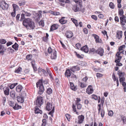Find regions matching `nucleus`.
I'll return each mask as SVG.
<instances>
[{
  "label": "nucleus",
  "mask_w": 126,
  "mask_h": 126,
  "mask_svg": "<svg viewBox=\"0 0 126 126\" xmlns=\"http://www.w3.org/2000/svg\"><path fill=\"white\" fill-rule=\"evenodd\" d=\"M22 23L24 26L27 30H33L35 27L34 23L30 18L24 19Z\"/></svg>",
  "instance_id": "f257e3e1"
},
{
  "label": "nucleus",
  "mask_w": 126,
  "mask_h": 126,
  "mask_svg": "<svg viewBox=\"0 0 126 126\" xmlns=\"http://www.w3.org/2000/svg\"><path fill=\"white\" fill-rule=\"evenodd\" d=\"M37 87H39V89L38 93L40 95L42 94L44 90V86L43 84L42 80V79L39 80L36 83Z\"/></svg>",
  "instance_id": "f03ea898"
},
{
  "label": "nucleus",
  "mask_w": 126,
  "mask_h": 126,
  "mask_svg": "<svg viewBox=\"0 0 126 126\" xmlns=\"http://www.w3.org/2000/svg\"><path fill=\"white\" fill-rule=\"evenodd\" d=\"M48 52L51 54L50 58L52 59H56L57 57V52L54 49H52L51 47H49L48 49Z\"/></svg>",
  "instance_id": "7ed1b4c3"
},
{
  "label": "nucleus",
  "mask_w": 126,
  "mask_h": 126,
  "mask_svg": "<svg viewBox=\"0 0 126 126\" xmlns=\"http://www.w3.org/2000/svg\"><path fill=\"white\" fill-rule=\"evenodd\" d=\"M43 103V99L42 97L40 96H38L36 100V105L39 107H40Z\"/></svg>",
  "instance_id": "20e7f679"
},
{
  "label": "nucleus",
  "mask_w": 126,
  "mask_h": 126,
  "mask_svg": "<svg viewBox=\"0 0 126 126\" xmlns=\"http://www.w3.org/2000/svg\"><path fill=\"white\" fill-rule=\"evenodd\" d=\"M0 7L3 10H7L8 8V5L4 0H2L0 3Z\"/></svg>",
  "instance_id": "39448f33"
},
{
  "label": "nucleus",
  "mask_w": 126,
  "mask_h": 126,
  "mask_svg": "<svg viewBox=\"0 0 126 126\" xmlns=\"http://www.w3.org/2000/svg\"><path fill=\"white\" fill-rule=\"evenodd\" d=\"M75 105H75L74 104L73 105L72 108L73 111L74 112H75L77 115H79V112L76 110V106L77 107L78 109L80 110L81 108L82 105L80 103Z\"/></svg>",
  "instance_id": "423d86ee"
},
{
  "label": "nucleus",
  "mask_w": 126,
  "mask_h": 126,
  "mask_svg": "<svg viewBox=\"0 0 126 126\" xmlns=\"http://www.w3.org/2000/svg\"><path fill=\"white\" fill-rule=\"evenodd\" d=\"M73 9L75 12H77L80 11L83 12L84 8H82L81 5H79L78 6L77 5H75L73 6Z\"/></svg>",
  "instance_id": "0eeeda50"
},
{
  "label": "nucleus",
  "mask_w": 126,
  "mask_h": 126,
  "mask_svg": "<svg viewBox=\"0 0 126 126\" xmlns=\"http://www.w3.org/2000/svg\"><path fill=\"white\" fill-rule=\"evenodd\" d=\"M84 118V116L83 115L79 116L77 119L76 120V123L79 124L82 123L83 121Z\"/></svg>",
  "instance_id": "6e6552de"
},
{
  "label": "nucleus",
  "mask_w": 126,
  "mask_h": 126,
  "mask_svg": "<svg viewBox=\"0 0 126 126\" xmlns=\"http://www.w3.org/2000/svg\"><path fill=\"white\" fill-rule=\"evenodd\" d=\"M121 52H117L116 54V57L115 58V63L119 62L120 61V60L122 58V57L120 56Z\"/></svg>",
  "instance_id": "1a4fd4ad"
},
{
  "label": "nucleus",
  "mask_w": 126,
  "mask_h": 126,
  "mask_svg": "<svg viewBox=\"0 0 126 126\" xmlns=\"http://www.w3.org/2000/svg\"><path fill=\"white\" fill-rule=\"evenodd\" d=\"M104 52L103 49L101 47H99L96 51V53L99 54L101 56L103 55Z\"/></svg>",
  "instance_id": "9d476101"
},
{
  "label": "nucleus",
  "mask_w": 126,
  "mask_h": 126,
  "mask_svg": "<svg viewBox=\"0 0 126 126\" xmlns=\"http://www.w3.org/2000/svg\"><path fill=\"white\" fill-rule=\"evenodd\" d=\"M126 17L125 16L120 17V22L121 25H125V21H126V19H125Z\"/></svg>",
  "instance_id": "9b49d317"
},
{
  "label": "nucleus",
  "mask_w": 126,
  "mask_h": 126,
  "mask_svg": "<svg viewBox=\"0 0 126 126\" xmlns=\"http://www.w3.org/2000/svg\"><path fill=\"white\" fill-rule=\"evenodd\" d=\"M93 87L91 85H89L86 89L87 93L89 94H91L93 93Z\"/></svg>",
  "instance_id": "f8f14e48"
},
{
  "label": "nucleus",
  "mask_w": 126,
  "mask_h": 126,
  "mask_svg": "<svg viewBox=\"0 0 126 126\" xmlns=\"http://www.w3.org/2000/svg\"><path fill=\"white\" fill-rule=\"evenodd\" d=\"M52 108V104L49 102H47L46 104V109L48 111L50 110Z\"/></svg>",
  "instance_id": "ddd939ff"
},
{
  "label": "nucleus",
  "mask_w": 126,
  "mask_h": 126,
  "mask_svg": "<svg viewBox=\"0 0 126 126\" xmlns=\"http://www.w3.org/2000/svg\"><path fill=\"white\" fill-rule=\"evenodd\" d=\"M4 94L6 95H8L9 94L10 89L7 87H4L3 88Z\"/></svg>",
  "instance_id": "4468645a"
},
{
  "label": "nucleus",
  "mask_w": 126,
  "mask_h": 126,
  "mask_svg": "<svg viewBox=\"0 0 126 126\" xmlns=\"http://www.w3.org/2000/svg\"><path fill=\"white\" fill-rule=\"evenodd\" d=\"M71 71V70H70V69H67L65 71V75L68 78L70 77L72 73Z\"/></svg>",
  "instance_id": "2eb2a0df"
},
{
  "label": "nucleus",
  "mask_w": 126,
  "mask_h": 126,
  "mask_svg": "<svg viewBox=\"0 0 126 126\" xmlns=\"http://www.w3.org/2000/svg\"><path fill=\"white\" fill-rule=\"evenodd\" d=\"M123 32L121 31L118 30L116 32V37L118 39H121L122 37Z\"/></svg>",
  "instance_id": "dca6fc26"
},
{
  "label": "nucleus",
  "mask_w": 126,
  "mask_h": 126,
  "mask_svg": "<svg viewBox=\"0 0 126 126\" xmlns=\"http://www.w3.org/2000/svg\"><path fill=\"white\" fill-rule=\"evenodd\" d=\"M70 69L71 71L73 72H75L76 71H79L80 70V68L77 66L72 67Z\"/></svg>",
  "instance_id": "f3484780"
},
{
  "label": "nucleus",
  "mask_w": 126,
  "mask_h": 126,
  "mask_svg": "<svg viewBox=\"0 0 126 126\" xmlns=\"http://www.w3.org/2000/svg\"><path fill=\"white\" fill-rule=\"evenodd\" d=\"M80 49L85 53H87L89 51V49L87 46L85 45L81 48Z\"/></svg>",
  "instance_id": "a211bd4d"
},
{
  "label": "nucleus",
  "mask_w": 126,
  "mask_h": 126,
  "mask_svg": "<svg viewBox=\"0 0 126 126\" xmlns=\"http://www.w3.org/2000/svg\"><path fill=\"white\" fill-rule=\"evenodd\" d=\"M16 98L18 102L22 103L24 102V98L22 96H18Z\"/></svg>",
  "instance_id": "6ab92c4d"
},
{
  "label": "nucleus",
  "mask_w": 126,
  "mask_h": 126,
  "mask_svg": "<svg viewBox=\"0 0 126 126\" xmlns=\"http://www.w3.org/2000/svg\"><path fill=\"white\" fill-rule=\"evenodd\" d=\"M66 35L67 38H71L73 36V34L72 32L70 31H68L66 32Z\"/></svg>",
  "instance_id": "aec40b11"
},
{
  "label": "nucleus",
  "mask_w": 126,
  "mask_h": 126,
  "mask_svg": "<svg viewBox=\"0 0 126 126\" xmlns=\"http://www.w3.org/2000/svg\"><path fill=\"white\" fill-rule=\"evenodd\" d=\"M38 107V106H35V113L38 114L40 113V114H42V112L41 110Z\"/></svg>",
  "instance_id": "412c9836"
},
{
  "label": "nucleus",
  "mask_w": 126,
  "mask_h": 126,
  "mask_svg": "<svg viewBox=\"0 0 126 126\" xmlns=\"http://www.w3.org/2000/svg\"><path fill=\"white\" fill-rule=\"evenodd\" d=\"M65 18L64 17H62L59 20L60 22L62 24H64L66 23L67 21L65 20L64 19Z\"/></svg>",
  "instance_id": "4be33fe9"
},
{
  "label": "nucleus",
  "mask_w": 126,
  "mask_h": 126,
  "mask_svg": "<svg viewBox=\"0 0 126 126\" xmlns=\"http://www.w3.org/2000/svg\"><path fill=\"white\" fill-rule=\"evenodd\" d=\"M59 25L57 24H53L52 25L50 28L51 31H53L57 29L58 28Z\"/></svg>",
  "instance_id": "5701e85b"
},
{
  "label": "nucleus",
  "mask_w": 126,
  "mask_h": 126,
  "mask_svg": "<svg viewBox=\"0 0 126 126\" xmlns=\"http://www.w3.org/2000/svg\"><path fill=\"white\" fill-rule=\"evenodd\" d=\"M69 83L71 89L72 90L76 91L77 89V87L74 85V84L73 83L70 82Z\"/></svg>",
  "instance_id": "b1692460"
},
{
  "label": "nucleus",
  "mask_w": 126,
  "mask_h": 126,
  "mask_svg": "<svg viewBox=\"0 0 126 126\" xmlns=\"http://www.w3.org/2000/svg\"><path fill=\"white\" fill-rule=\"evenodd\" d=\"M22 89V87L21 85H18L16 87V90L17 92H20Z\"/></svg>",
  "instance_id": "393cba45"
},
{
  "label": "nucleus",
  "mask_w": 126,
  "mask_h": 126,
  "mask_svg": "<svg viewBox=\"0 0 126 126\" xmlns=\"http://www.w3.org/2000/svg\"><path fill=\"white\" fill-rule=\"evenodd\" d=\"M22 70V68L20 67H19L18 68H16L15 71V72L16 73H20Z\"/></svg>",
  "instance_id": "a878e982"
},
{
  "label": "nucleus",
  "mask_w": 126,
  "mask_h": 126,
  "mask_svg": "<svg viewBox=\"0 0 126 126\" xmlns=\"http://www.w3.org/2000/svg\"><path fill=\"white\" fill-rule=\"evenodd\" d=\"M93 35L95 40V41L96 43L100 42L99 37L96 34H93Z\"/></svg>",
  "instance_id": "bb28decb"
},
{
  "label": "nucleus",
  "mask_w": 126,
  "mask_h": 126,
  "mask_svg": "<svg viewBox=\"0 0 126 126\" xmlns=\"http://www.w3.org/2000/svg\"><path fill=\"white\" fill-rule=\"evenodd\" d=\"M12 47L15 50H16L18 49V45L16 43H15L14 45L12 46Z\"/></svg>",
  "instance_id": "cd10ccee"
},
{
  "label": "nucleus",
  "mask_w": 126,
  "mask_h": 126,
  "mask_svg": "<svg viewBox=\"0 0 126 126\" xmlns=\"http://www.w3.org/2000/svg\"><path fill=\"white\" fill-rule=\"evenodd\" d=\"M21 108V106L19 105L16 103L15 104V106L13 107V109L16 110H18Z\"/></svg>",
  "instance_id": "c85d7f7f"
},
{
  "label": "nucleus",
  "mask_w": 126,
  "mask_h": 126,
  "mask_svg": "<svg viewBox=\"0 0 126 126\" xmlns=\"http://www.w3.org/2000/svg\"><path fill=\"white\" fill-rule=\"evenodd\" d=\"M71 19L73 22L75 24L76 27L78 26L79 24L77 20L73 18H71Z\"/></svg>",
  "instance_id": "c756f323"
},
{
  "label": "nucleus",
  "mask_w": 126,
  "mask_h": 126,
  "mask_svg": "<svg viewBox=\"0 0 126 126\" xmlns=\"http://www.w3.org/2000/svg\"><path fill=\"white\" fill-rule=\"evenodd\" d=\"M124 13V12L123 9H119L118 10V14L121 16H124L123 15Z\"/></svg>",
  "instance_id": "7c9ffc66"
},
{
  "label": "nucleus",
  "mask_w": 126,
  "mask_h": 126,
  "mask_svg": "<svg viewBox=\"0 0 126 126\" xmlns=\"http://www.w3.org/2000/svg\"><path fill=\"white\" fill-rule=\"evenodd\" d=\"M4 48L3 45H0V53L3 55L4 52Z\"/></svg>",
  "instance_id": "2f4dec72"
},
{
  "label": "nucleus",
  "mask_w": 126,
  "mask_h": 126,
  "mask_svg": "<svg viewBox=\"0 0 126 126\" xmlns=\"http://www.w3.org/2000/svg\"><path fill=\"white\" fill-rule=\"evenodd\" d=\"M14 11L15 12L16 10L18 9V6L16 4H13L12 5Z\"/></svg>",
  "instance_id": "473e14b6"
},
{
  "label": "nucleus",
  "mask_w": 126,
  "mask_h": 126,
  "mask_svg": "<svg viewBox=\"0 0 126 126\" xmlns=\"http://www.w3.org/2000/svg\"><path fill=\"white\" fill-rule=\"evenodd\" d=\"M10 95L14 99L15 98V93L14 91H12L10 92Z\"/></svg>",
  "instance_id": "72a5a7b5"
},
{
  "label": "nucleus",
  "mask_w": 126,
  "mask_h": 126,
  "mask_svg": "<svg viewBox=\"0 0 126 126\" xmlns=\"http://www.w3.org/2000/svg\"><path fill=\"white\" fill-rule=\"evenodd\" d=\"M25 3V2L24 0L19 1L18 3L19 5L20 6H23Z\"/></svg>",
  "instance_id": "f704fd0d"
},
{
  "label": "nucleus",
  "mask_w": 126,
  "mask_h": 126,
  "mask_svg": "<svg viewBox=\"0 0 126 126\" xmlns=\"http://www.w3.org/2000/svg\"><path fill=\"white\" fill-rule=\"evenodd\" d=\"M52 92V90L50 88H48L47 90V93L48 94H51Z\"/></svg>",
  "instance_id": "c9c22d12"
},
{
  "label": "nucleus",
  "mask_w": 126,
  "mask_h": 126,
  "mask_svg": "<svg viewBox=\"0 0 126 126\" xmlns=\"http://www.w3.org/2000/svg\"><path fill=\"white\" fill-rule=\"evenodd\" d=\"M32 56L31 55H28L26 56V59L28 61L32 60Z\"/></svg>",
  "instance_id": "e433bc0d"
},
{
  "label": "nucleus",
  "mask_w": 126,
  "mask_h": 126,
  "mask_svg": "<svg viewBox=\"0 0 126 126\" xmlns=\"http://www.w3.org/2000/svg\"><path fill=\"white\" fill-rule=\"evenodd\" d=\"M17 84V83H15L12 84L9 86V87L10 89H12Z\"/></svg>",
  "instance_id": "4c0bfd02"
},
{
  "label": "nucleus",
  "mask_w": 126,
  "mask_h": 126,
  "mask_svg": "<svg viewBox=\"0 0 126 126\" xmlns=\"http://www.w3.org/2000/svg\"><path fill=\"white\" fill-rule=\"evenodd\" d=\"M125 47L126 46L125 45H122L119 47L118 49L119 51L122 50L124 49L125 48Z\"/></svg>",
  "instance_id": "58836bf2"
},
{
  "label": "nucleus",
  "mask_w": 126,
  "mask_h": 126,
  "mask_svg": "<svg viewBox=\"0 0 126 126\" xmlns=\"http://www.w3.org/2000/svg\"><path fill=\"white\" fill-rule=\"evenodd\" d=\"M96 50L94 48H90L89 49V53H91L92 52H96Z\"/></svg>",
  "instance_id": "ea45409f"
},
{
  "label": "nucleus",
  "mask_w": 126,
  "mask_h": 126,
  "mask_svg": "<svg viewBox=\"0 0 126 126\" xmlns=\"http://www.w3.org/2000/svg\"><path fill=\"white\" fill-rule=\"evenodd\" d=\"M118 74L119 76L120 77H123L125 75L124 72H119V71L118 72Z\"/></svg>",
  "instance_id": "a19ab883"
},
{
  "label": "nucleus",
  "mask_w": 126,
  "mask_h": 126,
  "mask_svg": "<svg viewBox=\"0 0 126 126\" xmlns=\"http://www.w3.org/2000/svg\"><path fill=\"white\" fill-rule=\"evenodd\" d=\"M109 6L112 9H113L114 8V4L112 2H110L109 4Z\"/></svg>",
  "instance_id": "79ce46f5"
},
{
  "label": "nucleus",
  "mask_w": 126,
  "mask_h": 126,
  "mask_svg": "<svg viewBox=\"0 0 126 126\" xmlns=\"http://www.w3.org/2000/svg\"><path fill=\"white\" fill-rule=\"evenodd\" d=\"M5 40L3 39H1L0 40V43L2 44H5L6 42Z\"/></svg>",
  "instance_id": "37998d69"
},
{
  "label": "nucleus",
  "mask_w": 126,
  "mask_h": 126,
  "mask_svg": "<svg viewBox=\"0 0 126 126\" xmlns=\"http://www.w3.org/2000/svg\"><path fill=\"white\" fill-rule=\"evenodd\" d=\"M65 116L67 120L68 121H70L71 118L70 115L68 114H65Z\"/></svg>",
  "instance_id": "c03bdc74"
},
{
  "label": "nucleus",
  "mask_w": 126,
  "mask_h": 126,
  "mask_svg": "<svg viewBox=\"0 0 126 126\" xmlns=\"http://www.w3.org/2000/svg\"><path fill=\"white\" fill-rule=\"evenodd\" d=\"M47 74L49 75V76L50 78L52 79V77L51 75V73L50 70L47 69Z\"/></svg>",
  "instance_id": "a18cd8bd"
},
{
  "label": "nucleus",
  "mask_w": 126,
  "mask_h": 126,
  "mask_svg": "<svg viewBox=\"0 0 126 126\" xmlns=\"http://www.w3.org/2000/svg\"><path fill=\"white\" fill-rule=\"evenodd\" d=\"M125 78L124 77L120 78L119 79V81L120 82L122 83V82H125Z\"/></svg>",
  "instance_id": "49530a36"
},
{
  "label": "nucleus",
  "mask_w": 126,
  "mask_h": 126,
  "mask_svg": "<svg viewBox=\"0 0 126 126\" xmlns=\"http://www.w3.org/2000/svg\"><path fill=\"white\" fill-rule=\"evenodd\" d=\"M23 12V13H24V15L26 16H30L31 15L30 13H28L27 12H26L25 11H24Z\"/></svg>",
  "instance_id": "de8ad7c7"
},
{
  "label": "nucleus",
  "mask_w": 126,
  "mask_h": 126,
  "mask_svg": "<svg viewBox=\"0 0 126 126\" xmlns=\"http://www.w3.org/2000/svg\"><path fill=\"white\" fill-rule=\"evenodd\" d=\"M80 87L82 88H84L86 87L87 85L86 84L83 83L82 82L80 83Z\"/></svg>",
  "instance_id": "09e8293b"
},
{
  "label": "nucleus",
  "mask_w": 126,
  "mask_h": 126,
  "mask_svg": "<svg viewBox=\"0 0 126 126\" xmlns=\"http://www.w3.org/2000/svg\"><path fill=\"white\" fill-rule=\"evenodd\" d=\"M9 104L11 107L13 108V107L14 106V102L11 101H10L9 102Z\"/></svg>",
  "instance_id": "8fccbe9b"
},
{
  "label": "nucleus",
  "mask_w": 126,
  "mask_h": 126,
  "mask_svg": "<svg viewBox=\"0 0 126 126\" xmlns=\"http://www.w3.org/2000/svg\"><path fill=\"white\" fill-rule=\"evenodd\" d=\"M105 114V111L103 109L101 110V116L103 117L104 116V115Z\"/></svg>",
  "instance_id": "3c124183"
},
{
  "label": "nucleus",
  "mask_w": 126,
  "mask_h": 126,
  "mask_svg": "<svg viewBox=\"0 0 126 126\" xmlns=\"http://www.w3.org/2000/svg\"><path fill=\"white\" fill-rule=\"evenodd\" d=\"M6 98L4 96L2 97V102L3 105H5V103L6 102Z\"/></svg>",
  "instance_id": "603ef678"
},
{
  "label": "nucleus",
  "mask_w": 126,
  "mask_h": 126,
  "mask_svg": "<svg viewBox=\"0 0 126 126\" xmlns=\"http://www.w3.org/2000/svg\"><path fill=\"white\" fill-rule=\"evenodd\" d=\"M92 98L94 99L95 100H97L98 99V96L94 94H93L92 95Z\"/></svg>",
  "instance_id": "864d4df0"
},
{
  "label": "nucleus",
  "mask_w": 126,
  "mask_h": 126,
  "mask_svg": "<svg viewBox=\"0 0 126 126\" xmlns=\"http://www.w3.org/2000/svg\"><path fill=\"white\" fill-rule=\"evenodd\" d=\"M32 65L33 67L34 70L35 71H36L37 70V69L36 65L33 64L32 63Z\"/></svg>",
  "instance_id": "5fc2aeb1"
},
{
  "label": "nucleus",
  "mask_w": 126,
  "mask_h": 126,
  "mask_svg": "<svg viewBox=\"0 0 126 126\" xmlns=\"http://www.w3.org/2000/svg\"><path fill=\"white\" fill-rule=\"evenodd\" d=\"M54 110V107H53V108L52 111L50 112L49 113V114L51 116H53V113Z\"/></svg>",
  "instance_id": "6e6d98bb"
},
{
  "label": "nucleus",
  "mask_w": 126,
  "mask_h": 126,
  "mask_svg": "<svg viewBox=\"0 0 126 126\" xmlns=\"http://www.w3.org/2000/svg\"><path fill=\"white\" fill-rule=\"evenodd\" d=\"M77 100L75 101V104H79L80 102V101L81 100L80 98H77Z\"/></svg>",
  "instance_id": "4d7b16f0"
},
{
  "label": "nucleus",
  "mask_w": 126,
  "mask_h": 126,
  "mask_svg": "<svg viewBox=\"0 0 126 126\" xmlns=\"http://www.w3.org/2000/svg\"><path fill=\"white\" fill-rule=\"evenodd\" d=\"M75 53L76 54L77 57L78 58H83L79 54H78L76 52H75Z\"/></svg>",
  "instance_id": "13d9d810"
},
{
  "label": "nucleus",
  "mask_w": 126,
  "mask_h": 126,
  "mask_svg": "<svg viewBox=\"0 0 126 126\" xmlns=\"http://www.w3.org/2000/svg\"><path fill=\"white\" fill-rule=\"evenodd\" d=\"M112 76V79L114 81H115L116 80H117V78H116L114 73L113 74Z\"/></svg>",
  "instance_id": "bf43d9fd"
},
{
  "label": "nucleus",
  "mask_w": 126,
  "mask_h": 126,
  "mask_svg": "<svg viewBox=\"0 0 126 126\" xmlns=\"http://www.w3.org/2000/svg\"><path fill=\"white\" fill-rule=\"evenodd\" d=\"M113 112L112 110L109 111L108 113V115L110 116H112L113 115Z\"/></svg>",
  "instance_id": "052dcab7"
},
{
  "label": "nucleus",
  "mask_w": 126,
  "mask_h": 126,
  "mask_svg": "<svg viewBox=\"0 0 126 126\" xmlns=\"http://www.w3.org/2000/svg\"><path fill=\"white\" fill-rule=\"evenodd\" d=\"M25 15L24 14V13L22 14L21 15V17L20 19V21H22L25 18Z\"/></svg>",
  "instance_id": "680f3d73"
},
{
  "label": "nucleus",
  "mask_w": 126,
  "mask_h": 126,
  "mask_svg": "<svg viewBox=\"0 0 126 126\" xmlns=\"http://www.w3.org/2000/svg\"><path fill=\"white\" fill-rule=\"evenodd\" d=\"M39 24L42 27L44 26V23L43 21H40L39 22Z\"/></svg>",
  "instance_id": "e2e57ef3"
},
{
  "label": "nucleus",
  "mask_w": 126,
  "mask_h": 126,
  "mask_svg": "<svg viewBox=\"0 0 126 126\" xmlns=\"http://www.w3.org/2000/svg\"><path fill=\"white\" fill-rule=\"evenodd\" d=\"M104 101V97L102 98H101V104L102 106H103Z\"/></svg>",
  "instance_id": "0e129e2a"
},
{
  "label": "nucleus",
  "mask_w": 126,
  "mask_h": 126,
  "mask_svg": "<svg viewBox=\"0 0 126 126\" xmlns=\"http://www.w3.org/2000/svg\"><path fill=\"white\" fill-rule=\"evenodd\" d=\"M91 17L92 18L94 19V20H97V17L95 15H93L91 16Z\"/></svg>",
  "instance_id": "69168bd1"
},
{
  "label": "nucleus",
  "mask_w": 126,
  "mask_h": 126,
  "mask_svg": "<svg viewBox=\"0 0 126 126\" xmlns=\"http://www.w3.org/2000/svg\"><path fill=\"white\" fill-rule=\"evenodd\" d=\"M98 17L100 19H102L104 17V16L103 14H100L98 15Z\"/></svg>",
  "instance_id": "338daca9"
},
{
  "label": "nucleus",
  "mask_w": 126,
  "mask_h": 126,
  "mask_svg": "<svg viewBox=\"0 0 126 126\" xmlns=\"http://www.w3.org/2000/svg\"><path fill=\"white\" fill-rule=\"evenodd\" d=\"M88 79V78L86 76L85 78H83L82 79V80L84 81L85 82H86Z\"/></svg>",
  "instance_id": "774afa93"
}]
</instances>
